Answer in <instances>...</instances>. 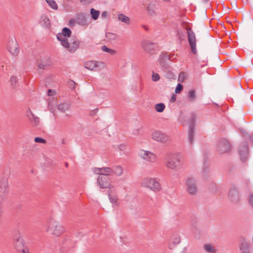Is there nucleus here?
<instances>
[{
  "label": "nucleus",
  "instance_id": "obj_1",
  "mask_svg": "<svg viewBox=\"0 0 253 253\" xmlns=\"http://www.w3.org/2000/svg\"><path fill=\"white\" fill-rule=\"evenodd\" d=\"M104 167L96 168V174L98 175L97 178V186L100 188L108 189L110 192L115 191V186L112 184L110 175L103 172Z\"/></svg>",
  "mask_w": 253,
  "mask_h": 253
},
{
  "label": "nucleus",
  "instance_id": "obj_2",
  "mask_svg": "<svg viewBox=\"0 0 253 253\" xmlns=\"http://www.w3.org/2000/svg\"><path fill=\"white\" fill-rule=\"evenodd\" d=\"M165 162L168 169L175 170L181 166L182 156L180 153L169 152L166 155Z\"/></svg>",
  "mask_w": 253,
  "mask_h": 253
},
{
  "label": "nucleus",
  "instance_id": "obj_3",
  "mask_svg": "<svg viewBox=\"0 0 253 253\" xmlns=\"http://www.w3.org/2000/svg\"><path fill=\"white\" fill-rule=\"evenodd\" d=\"M46 231L56 236H59L65 231L64 227L53 218H49L45 223Z\"/></svg>",
  "mask_w": 253,
  "mask_h": 253
},
{
  "label": "nucleus",
  "instance_id": "obj_4",
  "mask_svg": "<svg viewBox=\"0 0 253 253\" xmlns=\"http://www.w3.org/2000/svg\"><path fill=\"white\" fill-rule=\"evenodd\" d=\"M140 184L143 188L154 192H158L162 190V186L159 180L154 177H145L142 180Z\"/></svg>",
  "mask_w": 253,
  "mask_h": 253
},
{
  "label": "nucleus",
  "instance_id": "obj_5",
  "mask_svg": "<svg viewBox=\"0 0 253 253\" xmlns=\"http://www.w3.org/2000/svg\"><path fill=\"white\" fill-rule=\"evenodd\" d=\"M89 23L87 18L83 13L77 14L75 17L70 19L69 22L70 27H74L76 24L81 26H88Z\"/></svg>",
  "mask_w": 253,
  "mask_h": 253
},
{
  "label": "nucleus",
  "instance_id": "obj_6",
  "mask_svg": "<svg viewBox=\"0 0 253 253\" xmlns=\"http://www.w3.org/2000/svg\"><path fill=\"white\" fill-rule=\"evenodd\" d=\"M80 42L77 38H72L66 41L63 42L61 44L69 52H75L79 47Z\"/></svg>",
  "mask_w": 253,
  "mask_h": 253
},
{
  "label": "nucleus",
  "instance_id": "obj_7",
  "mask_svg": "<svg viewBox=\"0 0 253 253\" xmlns=\"http://www.w3.org/2000/svg\"><path fill=\"white\" fill-rule=\"evenodd\" d=\"M186 189L188 193L191 195H196L198 191L196 179L193 177H188L186 180Z\"/></svg>",
  "mask_w": 253,
  "mask_h": 253
},
{
  "label": "nucleus",
  "instance_id": "obj_8",
  "mask_svg": "<svg viewBox=\"0 0 253 253\" xmlns=\"http://www.w3.org/2000/svg\"><path fill=\"white\" fill-rule=\"evenodd\" d=\"M124 168L120 165H116L112 168L104 167L103 172L110 175H114L117 177L122 176L124 173Z\"/></svg>",
  "mask_w": 253,
  "mask_h": 253
},
{
  "label": "nucleus",
  "instance_id": "obj_9",
  "mask_svg": "<svg viewBox=\"0 0 253 253\" xmlns=\"http://www.w3.org/2000/svg\"><path fill=\"white\" fill-rule=\"evenodd\" d=\"M140 158L147 162L150 163H155L157 161V156L151 151L140 150L139 152Z\"/></svg>",
  "mask_w": 253,
  "mask_h": 253
},
{
  "label": "nucleus",
  "instance_id": "obj_10",
  "mask_svg": "<svg viewBox=\"0 0 253 253\" xmlns=\"http://www.w3.org/2000/svg\"><path fill=\"white\" fill-rule=\"evenodd\" d=\"M151 136L153 140L162 143L168 142L169 140L168 135L159 130L153 131Z\"/></svg>",
  "mask_w": 253,
  "mask_h": 253
},
{
  "label": "nucleus",
  "instance_id": "obj_11",
  "mask_svg": "<svg viewBox=\"0 0 253 253\" xmlns=\"http://www.w3.org/2000/svg\"><path fill=\"white\" fill-rule=\"evenodd\" d=\"M71 31L68 28H64L62 29V33H58L57 35V39L61 43L64 41L69 40L71 35Z\"/></svg>",
  "mask_w": 253,
  "mask_h": 253
},
{
  "label": "nucleus",
  "instance_id": "obj_12",
  "mask_svg": "<svg viewBox=\"0 0 253 253\" xmlns=\"http://www.w3.org/2000/svg\"><path fill=\"white\" fill-rule=\"evenodd\" d=\"M188 42L193 53H197L195 36L191 30H188Z\"/></svg>",
  "mask_w": 253,
  "mask_h": 253
},
{
  "label": "nucleus",
  "instance_id": "obj_13",
  "mask_svg": "<svg viewBox=\"0 0 253 253\" xmlns=\"http://www.w3.org/2000/svg\"><path fill=\"white\" fill-rule=\"evenodd\" d=\"M18 44L15 40H11L8 42V50L13 56H16L19 51Z\"/></svg>",
  "mask_w": 253,
  "mask_h": 253
},
{
  "label": "nucleus",
  "instance_id": "obj_14",
  "mask_svg": "<svg viewBox=\"0 0 253 253\" xmlns=\"http://www.w3.org/2000/svg\"><path fill=\"white\" fill-rule=\"evenodd\" d=\"M230 145L226 140H223L218 143L217 150L219 153L223 154L229 151Z\"/></svg>",
  "mask_w": 253,
  "mask_h": 253
},
{
  "label": "nucleus",
  "instance_id": "obj_15",
  "mask_svg": "<svg viewBox=\"0 0 253 253\" xmlns=\"http://www.w3.org/2000/svg\"><path fill=\"white\" fill-rule=\"evenodd\" d=\"M51 65V62L49 58H43L38 63V68L42 70L47 69Z\"/></svg>",
  "mask_w": 253,
  "mask_h": 253
},
{
  "label": "nucleus",
  "instance_id": "obj_16",
  "mask_svg": "<svg viewBox=\"0 0 253 253\" xmlns=\"http://www.w3.org/2000/svg\"><path fill=\"white\" fill-rule=\"evenodd\" d=\"M228 198L230 201L234 204L238 203L240 200L239 194L234 189L230 190L228 194Z\"/></svg>",
  "mask_w": 253,
  "mask_h": 253
},
{
  "label": "nucleus",
  "instance_id": "obj_17",
  "mask_svg": "<svg viewBox=\"0 0 253 253\" xmlns=\"http://www.w3.org/2000/svg\"><path fill=\"white\" fill-rule=\"evenodd\" d=\"M141 47L149 54H152L154 51L153 44L147 41H143L141 43Z\"/></svg>",
  "mask_w": 253,
  "mask_h": 253
},
{
  "label": "nucleus",
  "instance_id": "obj_18",
  "mask_svg": "<svg viewBox=\"0 0 253 253\" xmlns=\"http://www.w3.org/2000/svg\"><path fill=\"white\" fill-rule=\"evenodd\" d=\"M26 115L29 120L32 122L34 126H36L39 124V118L38 117L35 116L31 110L29 109L27 111Z\"/></svg>",
  "mask_w": 253,
  "mask_h": 253
},
{
  "label": "nucleus",
  "instance_id": "obj_19",
  "mask_svg": "<svg viewBox=\"0 0 253 253\" xmlns=\"http://www.w3.org/2000/svg\"><path fill=\"white\" fill-rule=\"evenodd\" d=\"M40 23L42 26L44 28H49L50 26V22L48 16L45 14L41 16Z\"/></svg>",
  "mask_w": 253,
  "mask_h": 253
},
{
  "label": "nucleus",
  "instance_id": "obj_20",
  "mask_svg": "<svg viewBox=\"0 0 253 253\" xmlns=\"http://www.w3.org/2000/svg\"><path fill=\"white\" fill-rule=\"evenodd\" d=\"M116 189L115 188V191L110 192L108 191V196L110 202L115 205H118L119 204L118 199L116 195L114 194L116 193Z\"/></svg>",
  "mask_w": 253,
  "mask_h": 253
},
{
  "label": "nucleus",
  "instance_id": "obj_21",
  "mask_svg": "<svg viewBox=\"0 0 253 253\" xmlns=\"http://www.w3.org/2000/svg\"><path fill=\"white\" fill-rule=\"evenodd\" d=\"M100 49L103 52L108 53L111 56H115L117 54L115 49L109 48L105 45H102Z\"/></svg>",
  "mask_w": 253,
  "mask_h": 253
},
{
  "label": "nucleus",
  "instance_id": "obj_22",
  "mask_svg": "<svg viewBox=\"0 0 253 253\" xmlns=\"http://www.w3.org/2000/svg\"><path fill=\"white\" fill-rule=\"evenodd\" d=\"M105 37L107 40L109 42L116 41L119 38V36L117 34L112 32L106 33Z\"/></svg>",
  "mask_w": 253,
  "mask_h": 253
},
{
  "label": "nucleus",
  "instance_id": "obj_23",
  "mask_svg": "<svg viewBox=\"0 0 253 253\" xmlns=\"http://www.w3.org/2000/svg\"><path fill=\"white\" fill-rule=\"evenodd\" d=\"M240 250L241 253H249V244L246 241L242 242L240 245Z\"/></svg>",
  "mask_w": 253,
  "mask_h": 253
},
{
  "label": "nucleus",
  "instance_id": "obj_24",
  "mask_svg": "<svg viewBox=\"0 0 253 253\" xmlns=\"http://www.w3.org/2000/svg\"><path fill=\"white\" fill-rule=\"evenodd\" d=\"M70 107V104L67 102H63L58 104L57 108L61 112H65L69 110Z\"/></svg>",
  "mask_w": 253,
  "mask_h": 253
},
{
  "label": "nucleus",
  "instance_id": "obj_25",
  "mask_svg": "<svg viewBox=\"0 0 253 253\" xmlns=\"http://www.w3.org/2000/svg\"><path fill=\"white\" fill-rule=\"evenodd\" d=\"M14 240L15 244L16 247L23 245V239L22 236L19 231H18L17 234L15 235Z\"/></svg>",
  "mask_w": 253,
  "mask_h": 253
},
{
  "label": "nucleus",
  "instance_id": "obj_26",
  "mask_svg": "<svg viewBox=\"0 0 253 253\" xmlns=\"http://www.w3.org/2000/svg\"><path fill=\"white\" fill-rule=\"evenodd\" d=\"M196 118V115L195 114L192 113L190 115L187 121V124L189 126L190 129H193Z\"/></svg>",
  "mask_w": 253,
  "mask_h": 253
},
{
  "label": "nucleus",
  "instance_id": "obj_27",
  "mask_svg": "<svg viewBox=\"0 0 253 253\" xmlns=\"http://www.w3.org/2000/svg\"><path fill=\"white\" fill-rule=\"evenodd\" d=\"M118 18L119 20L126 24H129L130 23V18L123 14H118Z\"/></svg>",
  "mask_w": 253,
  "mask_h": 253
},
{
  "label": "nucleus",
  "instance_id": "obj_28",
  "mask_svg": "<svg viewBox=\"0 0 253 253\" xmlns=\"http://www.w3.org/2000/svg\"><path fill=\"white\" fill-rule=\"evenodd\" d=\"M84 67L89 70L93 71L95 68V62L93 61H89L84 63Z\"/></svg>",
  "mask_w": 253,
  "mask_h": 253
},
{
  "label": "nucleus",
  "instance_id": "obj_29",
  "mask_svg": "<svg viewBox=\"0 0 253 253\" xmlns=\"http://www.w3.org/2000/svg\"><path fill=\"white\" fill-rule=\"evenodd\" d=\"M204 250L208 253H212L216 251L215 248L211 244H206L204 246Z\"/></svg>",
  "mask_w": 253,
  "mask_h": 253
},
{
  "label": "nucleus",
  "instance_id": "obj_30",
  "mask_svg": "<svg viewBox=\"0 0 253 253\" xmlns=\"http://www.w3.org/2000/svg\"><path fill=\"white\" fill-rule=\"evenodd\" d=\"M49 6L54 10L58 9V6L54 0H45Z\"/></svg>",
  "mask_w": 253,
  "mask_h": 253
},
{
  "label": "nucleus",
  "instance_id": "obj_31",
  "mask_svg": "<svg viewBox=\"0 0 253 253\" xmlns=\"http://www.w3.org/2000/svg\"><path fill=\"white\" fill-rule=\"evenodd\" d=\"M165 108V105L163 103H158L155 105V110L159 113H161L163 112Z\"/></svg>",
  "mask_w": 253,
  "mask_h": 253
},
{
  "label": "nucleus",
  "instance_id": "obj_32",
  "mask_svg": "<svg viewBox=\"0 0 253 253\" xmlns=\"http://www.w3.org/2000/svg\"><path fill=\"white\" fill-rule=\"evenodd\" d=\"M188 97L190 101H194L196 99V93L195 90L191 89L188 92Z\"/></svg>",
  "mask_w": 253,
  "mask_h": 253
},
{
  "label": "nucleus",
  "instance_id": "obj_33",
  "mask_svg": "<svg viewBox=\"0 0 253 253\" xmlns=\"http://www.w3.org/2000/svg\"><path fill=\"white\" fill-rule=\"evenodd\" d=\"M106 68L105 63L102 61H96V68L99 70Z\"/></svg>",
  "mask_w": 253,
  "mask_h": 253
},
{
  "label": "nucleus",
  "instance_id": "obj_34",
  "mask_svg": "<svg viewBox=\"0 0 253 253\" xmlns=\"http://www.w3.org/2000/svg\"><path fill=\"white\" fill-rule=\"evenodd\" d=\"M187 78V75L185 73L181 72L178 76V80L180 82H183L186 80Z\"/></svg>",
  "mask_w": 253,
  "mask_h": 253
},
{
  "label": "nucleus",
  "instance_id": "obj_35",
  "mask_svg": "<svg viewBox=\"0 0 253 253\" xmlns=\"http://www.w3.org/2000/svg\"><path fill=\"white\" fill-rule=\"evenodd\" d=\"M190 132L188 134V140L190 143L192 144L194 141V135L192 129H190Z\"/></svg>",
  "mask_w": 253,
  "mask_h": 253
},
{
  "label": "nucleus",
  "instance_id": "obj_36",
  "mask_svg": "<svg viewBox=\"0 0 253 253\" xmlns=\"http://www.w3.org/2000/svg\"><path fill=\"white\" fill-rule=\"evenodd\" d=\"M171 241L175 245H177L180 242V238L178 236H173L171 238Z\"/></svg>",
  "mask_w": 253,
  "mask_h": 253
},
{
  "label": "nucleus",
  "instance_id": "obj_37",
  "mask_svg": "<svg viewBox=\"0 0 253 253\" xmlns=\"http://www.w3.org/2000/svg\"><path fill=\"white\" fill-rule=\"evenodd\" d=\"M160 79V77L158 73L153 72L152 75V80L153 82L158 81Z\"/></svg>",
  "mask_w": 253,
  "mask_h": 253
},
{
  "label": "nucleus",
  "instance_id": "obj_38",
  "mask_svg": "<svg viewBox=\"0 0 253 253\" xmlns=\"http://www.w3.org/2000/svg\"><path fill=\"white\" fill-rule=\"evenodd\" d=\"M183 89V86L180 84H178L175 89V93H179Z\"/></svg>",
  "mask_w": 253,
  "mask_h": 253
},
{
  "label": "nucleus",
  "instance_id": "obj_39",
  "mask_svg": "<svg viewBox=\"0 0 253 253\" xmlns=\"http://www.w3.org/2000/svg\"><path fill=\"white\" fill-rule=\"evenodd\" d=\"M118 148L121 151H125L127 149V147L126 145L124 144H121L118 146Z\"/></svg>",
  "mask_w": 253,
  "mask_h": 253
},
{
  "label": "nucleus",
  "instance_id": "obj_40",
  "mask_svg": "<svg viewBox=\"0 0 253 253\" xmlns=\"http://www.w3.org/2000/svg\"><path fill=\"white\" fill-rule=\"evenodd\" d=\"M35 141L37 143H45L46 141L45 139L41 138V137H36L35 138Z\"/></svg>",
  "mask_w": 253,
  "mask_h": 253
},
{
  "label": "nucleus",
  "instance_id": "obj_41",
  "mask_svg": "<svg viewBox=\"0 0 253 253\" xmlns=\"http://www.w3.org/2000/svg\"><path fill=\"white\" fill-rule=\"evenodd\" d=\"M1 184L0 186V188L2 189V186L4 189H6L8 187V183L7 180H4L3 181L1 182Z\"/></svg>",
  "mask_w": 253,
  "mask_h": 253
},
{
  "label": "nucleus",
  "instance_id": "obj_42",
  "mask_svg": "<svg viewBox=\"0 0 253 253\" xmlns=\"http://www.w3.org/2000/svg\"><path fill=\"white\" fill-rule=\"evenodd\" d=\"M248 202L252 208L253 209V195H251L249 196Z\"/></svg>",
  "mask_w": 253,
  "mask_h": 253
},
{
  "label": "nucleus",
  "instance_id": "obj_43",
  "mask_svg": "<svg viewBox=\"0 0 253 253\" xmlns=\"http://www.w3.org/2000/svg\"><path fill=\"white\" fill-rule=\"evenodd\" d=\"M17 81V78L15 76H12L10 78V82L12 85H14Z\"/></svg>",
  "mask_w": 253,
  "mask_h": 253
},
{
  "label": "nucleus",
  "instance_id": "obj_44",
  "mask_svg": "<svg viewBox=\"0 0 253 253\" xmlns=\"http://www.w3.org/2000/svg\"><path fill=\"white\" fill-rule=\"evenodd\" d=\"M55 91L51 89H49L47 91V94L49 96H53L55 94Z\"/></svg>",
  "mask_w": 253,
  "mask_h": 253
},
{
  "label": "nucleus",
  "instance_id": "obj_45",
  "mask_svg": "<svg viewBox=\"0 0 253 253\" xmlns=\"http://www.w3.org/2000/svg\"><path fill=\"white\" fill-rule=\"evenodd\" d=\"M147 9L150 14L153 15L154 13V11L151 8V6H148L147 8Z\"/></svg>",
  "mask_w": 253,
  "mask_h": 253
},
{
  "label": "nucleus",
  "instance_id": "obj_46",
  "mask_svg": "<svg viewBox=\"0 0 253 253\" xmlns=\"http://www.w3.org/2000/svg\"><path fill=\"white\" fill-rule=\"evenodd\" d=\"M90 14L92 18L95 20V9L94 8H91L90 9Z\"/></svg>",
  "mask_w": 253,
  "mask_h": 253
},
{
  "label": "nucleus",
  "instance_id": "obj_47",
  "mask_svg": "<svg viewBox=\"0 0 253 253\" xmlns=\"http://www.w3.org/2000/svg\"><path fill=\"white\" fill-rule=\"evenodd\" d=\"M93 0H80L81 2L84 4H88L91 2Z\"/></svg>",
  "mask_w": 253,
  "mask_h": 253
},
{
  "label": "nucleus",
  "instance_id": "obj_48",
  "mask_svg": "<svg viewBox=\"0 0 253 253\" xmlns=\"http://www.w3.org/2000/svg\"><path fill=\"white\" fill-rule=\"evenodd\" d=\"M107 13L106 11H104L101 14V17L103 19H105L107 17Z\"/></svg>",
  "mask_w": 253,
  "mask_h": 253
},
{
  "label": "nucleus",
  "instance_id": "obj_49",
  "mask_svg": "<svg viewBox=\"0 0 253 253\" xmlns=\"http://www.w3.org/2000/svg\"><path fill=\"white\" fill-rule=\"evenodd\" d=\"M29 253V250L28 248H23L22 250V253Z\"/></svg>",
  "mask_w": 253,
  "mask_h": 253
},
{
  "label": "nucleus",
  "instance_id": "obj_50",
  "mask_svg": "<svg viewBox=\"0 0 253 253\" xmlns=\"http://www.w3.org/2000/svg\"><path fill=\"white\" fill-rule=\"evenodd\" d=\"M100 14V12L98 10H96V19L98 18Z\"/></svg>",
  "mask_w": 253,
  "mask_h": 253
},
{
  "label": "nucleus",
  "instance_id": "obj_51",
  "mask_svg": "<svg viewBox=\"0 0 253 253\" xmlns=\"http://www.w3.org/2000/svg\"><path fill=\"white\" fill-rule=\"evenodd\" d=\"M244 152V154L245 155H246L247 154V153H248V149H247V148H245Z\"/></svg>",
  "mask_w": 253,
  "mask_h": 253
},
{
  "label": "nucleus",
  "instance_id": "obj_52",
  "mask_svg": "<svg viewBox=\"0 0 253 253\" xmlns=\"http://www.w3.org/2000/svg\"><path fill=\"white\" fill-rule=\"evenodd\" d=\"M95 113L93 110H91L90 112V116H93L94 115Z\"/></svg>",
  "mask_w": 253,
  "mask_h": 253
},
{
  "label": "nucleus",
  "instance_id": "obj_53",
  "mask_svg": "<svg viewBox=\"0 0 253 253\" xmlns=\"http://www.w3.org/2000/svg\"><path fill=\"white\" fill-rule=\"evenodd\" d=\"M65 166H66V167H67L68 166V163H65Z\"/></svg>",
  "mask_w": 253,
  "mask_h": 253
},
{
  "label": "nucleus",
  "instance_id": "obj_54",
  "mask_svg": "<svg viewBox=\"0 0 253 253\" xmlns=\"http://www.w3.org/2000/svg\"><path fill=\"white\" fill-rule=\"evenodd\" d=\"M1 214V213H0V215Z\"/></svg>",
  "mask_w": 253,
  "mask_h": 253
}]
</instances>
